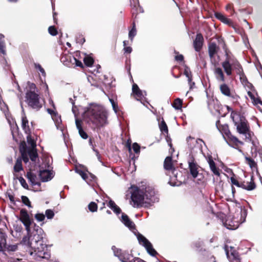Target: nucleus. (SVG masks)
Here are the masks:
<instances>
[{"label":"nucleus","mask_w":262,"mask_h":262,"mask_svg":"<svg viewBox=\"0 0 262 262\" xmlns=\"http://www.w3.org/2000/svg\"><path fill=\"white\" fill-rule=\"evenodd\" d=\"M246 186H247V190L250 191L255 188L256 185L253 181V177H251L250 182H246Z\"/></svg>","instance_id":"36"},{"label":"nucleus","mask_w":262,"mask_h":262,"mask_svg":"<svg viewBox=\"0 0 262 262\" xmlns=\"http://www.w3.org/2000/svg\"><path fill=\"white\" fill-rule=\"evenodd\" d=\"M131 194V200L135 207H139L145 205L158 202L159 198L156 194L154 189L150 186L142 185L137 187L132 185L128 189Z\"/></svg>","instance_id":"2"},{"label":"nucleus","mask_w":262,"mask_h":262,"mask_svg":"<svg viewBox=\"0 0 262 262\" xmlns=\"http://www.w3.org/2000/svg\"><path fill=\"white\" fill-rule=\"evenodd\" d=\"M124 50L125 53H130L132 51V49L130 47H125Z\"/></svg>","instance_id":"63"},{"label":"nucleus","mask_w":262,"mask_h":262,"mask_svg":"<svg viewBox=\"0 0 262 262\" xmlns=\"http://www.w3.org/2000/svg\"><path fill=\"white\" fill-rule=\"evenodd\" d=\"M243 222L244 221H242L241 219L239 220L238 217H236L235 216L233 217L229 216L225 222L224 225L228 229L234 230L237 229Z\"/></svg>","instance_id":"11"},{"label":"nucleus","mask_w":262,"mask_h":262,"mask_svg":"<svg viewBox=\"0 0 262 262\" xmlns=\"http://www.w3.org/2000/svg\"><path fill=\"white\" fill-rule=\"evenodd\" d=\"M84 116L97 129L108 124V114L104 107L100 105L91 104L85 111Z\"/></svg>","instance_id":"3"},{"label":"nucleus","mask_w":262,"mask_h":262,"mask_svg":"<svg viewBox=\"0 0 262 262\" xmlns=\"http://www.w3.org/2000/svg\"><path fill=\"white\" fill-rule=\"evenodd\" d=\"M203 40L202 35L201 34H198L193 42L194 47L196 51H198L201 49L202 46Z\"/></svg>","instance_id":"22"},{"label":"nucleus","mask_w":262,"mask_h":262,"mask_svg":"<svg viewBox=\"0 0 262 262\" xmlns=\"http://www.w3.org/2000/svg\"><path fill=\"white\" fill-rule=\"evenodd\" d=\"M208 163H209L210 169L216 167L215 164L214 162L211 158L209 159V160H208Z\"/></svg>","instance_id":"56"},{"label":"nucleus","mask_w":262,"mask_h":262,"mask_svg":"<svg viewBox=\"0 0 262 262\" xmlns=\"http://www.w3.org/2000/svg\"><path fill=\"white\" fill-rule=\"evenodd\" d=\"M225 251L227 258L231 262H239V255L233 247L225 246Z\"/></svg>","instance_id":"14"},{"label":"nucleus","mask_w":262,"mask_h":262,"mask_svg":"<svg viewBox=\"0 0 262 262\" xmlns=\"http://www.w3.org/2000/svg\"><path fill=\"white\" fill-rule=\"evenodd\" d=\"M236 73L239 76L241 81L243 82H246L247 81V78L244 73L243 68L239 69V72H236Z\"/></svg>","instance_id":"37"},{"label":"nucleus","mask_w":262,"mask_h":262,"mask_svg":"<svg viewBox=\"0 0 262 262\" xmlns=\"http://www.w3.org/2000/svg\"><path fill=\"white\" fill-rule=\"evenodd\" d=\"M76 172L78 173L81 178L85 181V182L89 184L88 181V174L85 172V170L80 167H76Z\"/></svg>","instance_id":"29"},{"label":"nucleus","mask_w":262,"mask_h":262,"mask_svg":"<svg viewBox=\"0 0 262 262\" xmlns=\"http://www.w3.org/2000/svg\"><path fill=\"white\" fill-rule=\"evenodd\" d=\"M225 59L222 62V66L227 75L230 76L233 71L239 72L242 67L237 59L230 52L226 51Z\"/></svg>","instance_id":"5"},{"label":"nucleus","mask_w":262,"mask_h":262,"mask_svg":"<svg viewBox=\"0 0 262 262\" xmlns=\"http://www.w3.org/2000/svg\"><path fill=\"white\" fill-rule=\"evenodd\" d=\"M21 200L23 203L29 207H31V203L28 197L26 196H21Z\"/></svg>","instance_id":"50"},{"label":"nucleus","mask_w":262,"mask_h":262,"mask_svg":"<svg viewBox=\"0 0 262 262\" xmlns=\"http://www.w3.org/2000/svg\"><path fill=\"white\" fill-rule=\"evenodd\" d=\"M75 123L76 127L78 130L79 134L80 135L81 137L84 139H87L88 136L87 134L82 129L81 121L80 120L78 119L77 118H76Z\"/></svg>","instance_id":"21"},{"label":"nucleus","mask_w":262,"mask_h":262,"mask_svg":"<svg viewBox=\"0 0 262 262\" xmlns=\"http://www.w3.org/2000/svg\"><path fill=\"white\" fill-rule=\"evenodd\" d=\"M216 126L220 132H221L222 134H225L226 135L227 137H228L231 134L228 125H220L219 121H217L216 123Z\"/></svg>","instance_id":"23"},{"label":"nucleus","mask_w":262,"mask_h":262,"mask_svg":"<svg viewBox=\"0 0 262 262\" xmlns=\"http://www.w3.org/2000/svg\"><path fill=\"white\" fill-rule=\"evenodd\" d=\"M47 111L48 113L50 114L52 116V117L53 118L54 117H56L58 115L57 113L55 111V108L54 109H51V108H47Z\"/></svg>","instance_id":"52"},{"label":"nucleus","mask_w":262,"mask_h":262,"mask_svg":"<svg viewBox=\"0 0 262 262\" xmlns=\"http://www.w3.org/2000/svg\"><path fill=\"white\" fill-rule=\"evenodd\" d=\"M164 167L166 170H173V165L171 157H167L166 158L164 163Z\"/></svg>","instance_id":"30"},{"label":"nucleus","mask_w":262,"mask_h":262,"mask_svg":"<svg viewBox=\"0 0 262 262\" xmlns=\"http://www.w3.org/2000/svg\"><path fill=\"white\" fill-rule=\"evenodd\" d=\"M175 59L178 61H182L184 60V57L182 54H179L175 56Z\"/></svg>","instance_id":"59"},{"label":"nucleus","mask_w":262,"mask_h":262,"mask_svg":"<svg viewBox=\"0 0 262 262\" xmlns=\"http://www.w3.org/2000/svg\"><path fill=\"white\" fill-rule=\"evenodd\" d=\"M85 64L88 67H91L94 63V59L90 56H87L83 59Z\"/></svg>","instance_id":"39"},{"label":"nucleus","mask_w":262,"mask_h":262,"mask_svg":"<svg viewBox=\"0 0 262 262\" xmlns=\"http://www.w3.org/2000/svg\"><path fill=\"white\" fill-rule=\"evenodd\" d=\"M231 118L236 126L237 132L244 135L245 140H251L252 133L250 130V127L245 118L234 112L231 113Z\"/></svg>","instance_id":"4"},{"label":"nucleus","mask_w":262,"mask_h":262,"mask_svg":"<svg viewBox=\"0 0 262 262\" xmlns=\"http://www.w3.org/2000/svg\"><path fill=\"white\" fill-rule=\"evenodd\" d=\"M202 245V243L201 242H197L193 244V246L194 248L199 249L200 247H201Z\"/></svg>","instance_id":"61"},{"label":"nucleus","mask_w":262,"mask_h":262,"mask_svg":"<svg viewBox=\"0 0 262 262\" xmlns=\"http://www.w3.org/2000/svg\"><path fill=\"white\" fill-rule=\"evenodd\" d=\"M220 90L221 93L232 100L233 102L237 101L239 97L233 91H232L230 87L226 83H223L220 85Z\"/></svg>","instance_id":"9"},{"label":"nucleus","mask_w":262,"mask_h":262,"mask_svg":"<svg viewBox=\"0 0 262 262\" xmlns=\"http://www.w3.org/2000/svg\"><path fill=\"white\" fill-rule=\"evenodd\" d=\"M213 73L216 80L219 82H224L225 77L223 70L220 67H215L213 70Z\"/></svg>","instance_id":"20"},{"label":"nucleus","mask_w":262,"mask_h":262,"mask_svg":"<svg viewBox=\"0 0 262 262\" xmlns=\"http://www.w3.org/2000/svg\"><path fill=\"white\" fill-rule=\"evenodd\" d=\"M34 68L37 70H38L40 73L41 74H42V75L43 76V77H45L46 76V72H45V71L44 70V69L42 68V67L41 66V65L39 63H34Z\"/></svg>","instance_id":"44"},{"label":"nucleus","mask_w":262,"mask_h":262,"mask_svg":"<svg viewBox=\"0 0 262 262\" xmlns=\"http://www.w3.org/2000/svg\"><path fill=\"white\" fill-rule=\"evenodd\" d=\"M22 127L26 134H29L31 133L29 126V122L26 117H23L21 119Z\"/></svg>","instance_id":"27"},{"label":"nucleus","mask_w":262,"mask_h":262,"mask_svg":"<svg viewBox=\"0 0 262 262\" xmlns=\"http://www.w3.org/2000/svg\"><path fill=\"white\" fill-rule=\"evenodd\" d=\"M60 60L64 65L69 67L73 66L81 67L82 66V62L70 54L63 55L61 57Z\"/></svg>","instance_id":"7"},{"label":"nucleus","mask_w":262,"mask_h":262,"mask_svg":"<svg viewBox=\"0 0 262 262\" xmlns=\"http://www.w3.org/2000/svg\"><path fill=\"white\" fill-rule=\"evenodd\" d=\"M19 220L25 226L26 230L27 232V234L28 235H29L31 231L30 225L32 224V221L26 210L21 209L20 210Z\"/></svg>","instance_id":"10"},{"label":"nucleus","mask_w":262,"mask_h":262,"mask_svg":"<svg viewBox=\"0 0 262 262\" xmlns=\"http://www.w3.org/2000/svg\"><path fill=\"white\" fill-rule=\"evenodd\" d=\"M192 80V79L191 78L190 79V81H188V84L189 85V89H190V90L192 89L193 86H194V84H195L194 82H193Z\"/></svg>","instance_id":"62"},{"label":"nucleus","mask_w":262,"mask_h":262,"mask_svg":"<svg viewBox=\"0 0 262 262\" xmlns=\"http://www.w3.org/2000/svg\"><path fill=\"white\" fill-rule=\"evenodd\" d=\"M112 250L114 251V255L118 257L122 262H129L133 257L132 254L126 251L122 252L120 249H117L115 246L112 247Z\"/></svg>","instance_id":"13"},{"label":"nucleus","mask_w":262,"mask_h":262,"mask_svg":"<svg viewBox=\"0 0 262 262\" xmlns=\"http://www.w3.org/2000/svg\"><path fill=\"white\" fill-rule=\"evenodd\" d=\"M6 246V235L3 232H0V251H3Z\"/></svg>","instance_id":"31"},{"label":"nucleus","mask_w":262,"mask_h":262,"mask_svg":"<svg viewBox=\"0 0 262 262\" xmlns=\"http://www.w3.org/2000/svg\"><path fill=\"white\" fill-rule=\"evenodd\" d=\"M121 222L127 227H128L130 230H132L134 232V230H135L134 223L129 219L128 216L122 213L121 218L120 219Z\"/></svg>","instance_id":"19"},{"label":"nucleus","mask_w":262,"mask_h":262,"mask_svg":"<svg viewBox=\"0 0 262 262\" xmlns=\"http://www.w3.org/2000/svg\"><path fill=\"white\" fill-rule=\"evenodd\" d=\"M253 101L256 104H260L262 105V101L259 98H254Z\"/></svg>","instance_id":"64"},{"label":"nucleus","mask_w":262,"mask_h":262,"mask_svg":"<svg viewBox=\"0 0 262 262\" xmlns=\"http://www.w3.org/2000/svg\"><path fill=\"white\" fill-rule=\"evenodd\" d=\"M137 237L139 244L146 248L147 252L150 255L155 256L157 254L156 250L152 248L151 244L144 236L138 233L137 234Z\"/></svg>","instance_id":"8"},{"label":"nucleus","mask_w":262,"mask_h":262,"mask_svg":"<svg viewBox=\"0 0 262 262\" xmlns=\"http://www.w3.org/2000/svg\"><path fill=\"white\" fill-rule=\"evenodd\" d=\"M27 177L32 185H39L36 176L31 171L28 172L27 173Z\"/></svg>","instance_id":"28"},{"label":"nucleus","mask_w":262,"mask_h":262,"mask_svg":"<svg viewBox=\"0 0 262 262\" xmlns=\"http://www.w3.org/2000/svg\"><path fill=\"white\" fill-rule=\"evenodd\" d=\"M27 141L28 144L30 146V148H36V143L33 138L31 137L30 134H27Z\"/></svg>","instance_id":"34"},{"label":"nucleus","mask_w":262,"mask_h":262,"mask_svg":"<svg viewBox=\"0 0 262 262\" xmlns=\"http://www.w3.org/2000/svg\"><path fill=\"white\" fill-rule=\"evenodd\" d=\"M231 182L232 184L235 185H236L237 187L239 186V184L240 183L236 179H235L234 178L232 177L231 178Z\"/></svg>","instance_id":"60"},{"label":"nucleus","mask_w":262,"mask_h":262,"mask_svg":"<svg viewBox=\"0 0 262 262\" xmlns=\"http://www.w3.org/2000/svg\"><path fill=\"white\" fill-rule=\"evenodd\" d=\"M5 248L6 249V250L8 252H14V251H16V250H17L18 246L16 244L10 245H8L7 246L6 245Z\"/></svg>","instance_id":"42"},{"label":"nucleus","mask_w":262,"mask_h":262,"mask_svg":"<svg viewBox=\"0 0 262 262\" xmlns=\"http://www.w3.org/2000/svg\"><path fill=\"white\" fill-rule=\"evenodd\" d=\"M45 233L41 228L36 230L32 237L27 236L23 237L21 244L27 246L31 249L30 254L37 260L40 258H48L50 254L47 250V245L45 243L43 238Z\"/></svg>","instance_id":"1"},{"label":"nucleus","mask_w":262,"mask_h":262,"mask_svg":"<svg viewBox=\"0 0 262 262\" xmlns=\"http://www.w3.org/2000/svg\"><path fill=\"white\" fill-rule=\"evenodd\" d=\"M218 47L214 42H211L209 45L208 52L210 58H212L214 55L217 52Z\"/></svg>","instance_id":"24"},{"label":"nucleus","mask_w":262,"mask_h":262,"mask_svg":"<svg viewBox=\"0 0 262 262\" xmlns=\"http://www.w3.org/2000/svg\"><path fill=\"white\" fill-rule=\"evenodd\" d=\"M187 140L189 147L191 149H193L195 147H198L199 148H200L201 146L200 143H204V141L202 139H195L194 138H192L191 137H189L188 138H187Z\"/></svg>","instance_id":"17"},{"label":"nucleus","mask_w":262,"mask_h":262,"mask_svg":"<svg viewBox=\"0 0 262 262\" xmlns=\"http://www.w3.org/2000/svg\"><path fill=\"white\" fill-rule=\"evenodd\" d=\"M211 170L214 174L217 176H219L220 175L219 169L216 167L213 168L212 169H211Z\"/></svg>","instance_id":"58"},{"label":"nucleus","mask_w":262,"mask_h":262,"mask_svg":"<svg viewBox=\"0 0 262 262\" xmlns=\"http://www.w3.org/2000/svg\"><path fill=\"white\" fill-rule=\"evenodd\" d=\"M189 168L190 170V174L193 178H196L198 174V164L194 162V160L191 159L188 161Z\"/></svg>","instance_id":"18"},{"label":"nucleus","mask_w":262,"mask_h":262,"mask_svg":"<svg viewBox=\"0 0 262 262\" xmlns=\"http://www.w3.org/2000/svg\"><path fill=\"white\" fill-rule=\"evenodd\" d=\"M26 101L32 108L38 110L42 107L39 95L34 91H28L26 94Z\"/></svg>","instance_id":"6"},{"label":"nucleus","mask_w":262,"mask_h":262,"mask_svg":"<svg viewBox=\"0 0 262 262\" xmlns=\"http://www.w3.org/2000/svg\"><path fill=\"white\" fill-rule=\"evenodd\" d=\"M21 156L23 160L25 163H27L29 161V158L33 162H35L38 158V155L37 153L36 149L29 148L28 150L21 151Z\"/></svg>","instance_id":"12"},{"label":"nucleus","mask_w":262,"mask_h":262,"mask_svg":"<svg viewBox=\"0 0 262 262\" xmlns=\"http://www.w3.org/2000/svg\"><path fill=\"white\" fill-rule=\"evenodd\" d=\"M0 52L3 54H6V51L5 50V43L4 40H2V38H4V36L2 34H0Z\"/></svg>","instance_id":"40"},{"label":"nucleus","mask_w":262,"mask_h":262,"mask_svg":"<svg viewBox=\"0 0 262 262\" xmlns=\"http://www.w3.org/2000/svg\"><path fill=\"white\" fill-rule=\"evenodd\" d=\"M108 207H109L117 215L119 214L121 212V210L119 208V206H118L116 203L112 200H110L108 204H107Z\"/></svg>","instance_id":"25"},{"label":"nucleus","mask_w":262,"mask_h":262,"mask_svg":"<svg viewBox=\"0 0 262 262\" xmlns=\"http://www.w3.org/2000/svg\"><path fill=\"white\" fill-rule=\"evenodd\" d=\"M49 33L52 36H55L57 34V31L54 26H50L48 29Z\"/></svg>","instance_id":"51"},{"label":"nucleus","mask_w":262,"mask_h":262,"mask_svg":"<svg viewBox=\"0 0 262 262\" xmlns=\"http://www.w3.org/2000/svg\"><path fill=\"white\" fill-rule=\"evenodd\" d=\"M184 74L188 78V81H190V79L192 78V74L190 69L188 67H185Z\"/></svg>","instance_id":"48"},{"label":"nucleus","mask_w":262,"mask_h":262,"mask_svg":"<svg viewBox=\"0 0 262 262\" xmlns=\"http://www.w3.org/2000/svg\"><path fill=\"white\" fill-rule=\"evenodd\" d=\"M132 91L137 100L142 101L145 98V96L146 95V92L140 90L138 86L135 83L133 85Z\"/></svg>","instance_id":"16"},{"label":"nucleus","mask_w":262,"mask_h":262,"mask_svg":"<svg viewBox=\"0 0 262 262\" xmlns=\"http://www.w3.org/2000/svg\"><path fill=\"white\" fill-rule=\"evenodd\" d=\"M215 15L216 18L221 20L223 23L228 25L229 26L231 25V20L230 19L227 18L225 15H224L222 13H216Z\"/></svg>","instance_id":"26"},{"label":"nucleus","mask_w":262,"mask_h":262,"mask_svg":"<svg viewBox=\"0 0 262 262\" xmlns=\"http://www.w3.org/2000/svg\"><path fill=\"white\" fill-rule=\"evenodd\" d=\"M45 215L48 219H52L54 216V212L51 209H47L46 210Z\"/></svg>","instance_id":"47"},{"label":"nucleus","mask_w":262,"mask_h":262,"mask_svg":"<svg viewBox=\"0 0 262 262\" xmlns=\"http://www.w3.org/2000/svg\"><path fill=\"white\" fill-rule=\"evenodd\" d=\"M159 128H160L161 132H162L163 133H164V134H168V127L163 118H162V120L159 123Z\"/></svg>","instance_id":"32"},{"label":"nucleus","mask_w":262,"mask_h":262,"mask_svg":"<svg viewBox=\"0 0 262 262\" xmlns=\"http://www.w3.org/2000/svg\"><path fill=\"white\" fill-rule=\"evenodd\" d=\"M182 100L180 98H177L173 102V107L176 110H180L182 107Z\"/></svg>","instance_id":"38"},{"label":"nucleus","mask_w":262,"mask_h":262,"mask_svg":"<svg viewBox=\"0 0 262 262\" xmlns=\"http://www.w3.org/2000/svg\"><path fill=\"white\" fill-rule=\"evenodd\" d=\"M1 64L2 66L3 67V69L5 71H8L10 69V66L7 62V61L5 58H3L1 60Z\"/></svg>","instance_id":"43"},{"label":"nucleus","mask_w":262,"mask_h":262,"mask_svg":"<svg viewBox=\"0 0 262 262\" xmlns=\"http://www.w3.org/2000/svg\"><path fill=\"white\" fill-rule=\"evenodd\" d=\"M136 33H137V31H136V27H135V24L134 23L132 29L129 32V34H128L129 38L132 40L133 39V38L134 37V36H136Z\"/></svg>","instance_id":"41"},{"label":"nucleus","mask_w":262,"mask_h":262,"mask_svg":"<svg viewBox=\"0 0 262 262\" xmlns=\"http://www.w3.org/2000/svg\"><path fill=\"white\" fill-rule=\"evenodd\" d=\"M89 209L91 212H95L97 210L98 206L95 202H91L89 206Z\"/></svg>","instance_id":"45"},{"label":"nucleus","mask_w":262,"mask_h":262,"mask_svg":"<svg viewBox=\"0 0 262 262\" xmlns=\"http://www.w3.org/2000/svg\"><path fill=\"white\" fill-rule=\"evenodd\" d=\"M39 176L42 182H47L53 177V173L49 165L45 169H40Z\"/></svg>","instance_id":"15"},{"label":"nucleus","mask_w":262,"mask_h":262,"mask_svg":"<svg viewBox=\"0 0 262 262\" xmlns=\"http://www.w3.org/2000/svg\"><path fill=\"white\" fill-rule=\"evenodd\" d=\"M247 163L251 168H253L256 166V163L254 161L250 158L246 157Z\"/></svg>","instance_id":"49"},{"label":"nucleus","mask_w":262,"mask_h":262,"mask_svg":"<svg viewBox=\"0 0 262 262\" xmlns=\"http://www.w3.org/2000/svg\"><path fill=\"white\" fill-rule=\"evenodd\" d=\"M228 139L235 145H238V144H243V142L239 141L236 137L233 136L231 134H230L228 137Z\"/></svg>","instance_id":"35"},{"label":"nucleus","mask_w":262,"mask_h":262,"mask_svg":"<svg viewBox=\"0 0 262 262\" xmlns=\"http://www.w3.org/2000/svg\"><path fill=\"white\" fill-rule=\"evenodd\" d=\"M23 170V166L21 159H17L14 166V171L16 172H19Z\"/></svg>","instance_id":"33"},{"label":"nucleus","mask_w":262,"mask_h":262,"mask_svg":"<svg viewBox=\"0 0 262 262\" xmlns=\"http://www.w3.org/2000/svg\"><path fill=\"white\" fill-rule=\"evenodd\" d=\"M110 102L112 104L114 112L117 113L118 110V105L114 101V100L112 99H109Z\"/></svg>","instance_id":"55"},{"label":"nucleus","mask_w":262,"mask_h":262,"mask_svg":"<svg viewBox=\"0 0 262 262\" xmlns=\"http://www.w3.org/2000/svg\"><path fill=\"white\" fill-rule=\"evenodd\" d=\"M28 85L29 86V89H30V90L29 91H34V92H35V90L36 89V85H35V84L28 82Z\"/></svg>","instance_id":"57"},{"label":"nucleus","mask_w":262,"mask_h":262,"mask_svg":"<svg viewBox=\"0 0 262 262\" xmlns=\"http://www.w3.org/2000/svg\"><path fill=\"white\" fill-rule=\"evenodd\" d=\"M132 147H133V149L135 153H136V154L139 153L140 150V147L137 143H134L133 144Z\"/></svg>","instance_id":"54"},{"label":"nucleus","mask_w":262,"mask_h":262,"mask_svg":"<svg viewBox=\"0 0 262 262\" xmlns=\"http://www.w3.org/2000/svg\"><path fill=\"white\" fill-rule=\"evenodd\" d=\"M18 180H19V182L20 183V184L21 185V186L24 188L27 189L28 187V186L27 183H26V180L23 177H20Z\"/></svg>","instance_id":"53"},{"label":"nucleus","mask_w":262,"mask_h":262,"mask_svg":"<svg viewBox=\"0 0 262 262\" xmlns=\"http://www.w3.org/2000/svg\"><path fill=\"white\" fill-rule=\"evenodd\" d=\"M35 218L39 222H42L45 219V215L43 213H37L35 215Z\"/></svg>","instance_id":"46"}]
</instances>
